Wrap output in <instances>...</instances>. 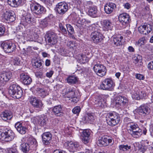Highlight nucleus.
<instances>
[{
	"instance_id": "55",
	"label": "nucleus",
	"mask_w": 153,
	"mask_h": 153,
	"mask_svg": "<svg viewBox=\"0 0 153 153\" xmlns=\"http://www.w3.org/2000/svg\"><path fill=\"white\" fill-rule=\"evenodd\" d=\"M131 4L128 2L124 3L123 4V6L124 8L127 10L131 8Z\"/></svg>"
},
{
	"instance_id": "62",
	"label": "nucleus",
	"mask_w": 153,
	"mask_h": 153,
	"mask_svg": "<svg viewBox=\"0 0 153 153\" xmlns=\"http://www.w3.org/2000/svg\"><path fill=\"white\" fill-rule=\"evenodd\" d=\"M27 1L28 2L29 4L30 5V7L32 4H34L36 3L34 0H27Z\"/></svg>"
},
{
	"instance_id": "37",
	"label": "nucleus",
	"mask_w": 153,
	"mask_h": 153,
	"mask_svg": "<svg viewBox=\"0 0 153 153\" xmlns=\"http://www.w3.org/2000/svg\"><path fill=\"white\" fill-rule=\"evenodd\" d=\"M20 149L24 153H28L30 150H31L27 143H22L20 145Z\"/></svg>"
},
{
	"instance_id": "13",
	"label": "nucleus",
	"mask_w": 153,
	"mask_h": 153,
	"mask_svg": "<svg viewBox=\"0 0 153 153\" xmlns=\"http://www.w3.org/2000/svg\"><path fill=\"white\" fill-rule=\"evenodd\" d=\"M79 132L80 134V137L84 143L85 144L88 143L90 134V130L88 129H79Z\"/></svg>"
},
{
	"instance_id": "59",
	"label": "nucleus",
	"mask_w": 153,
	"mask_h": 153,
	"mask_svg": "<svg viewBox=\"0 0 153 153\" xmlns=\"http://www.w3.org/2000/svg\"><path fill=\"white\" fill-rule=\"evenodd\" d=\"M35 75L38 78H42L43 77L42 73L40 72H37L35 74Z\"/></svg>"
},
{
	"instance_id": "52",
	"label": "nucleus",
	"mask_w": 153,
	"mask_h": 153,
	"mask_svg": "<svg viewBox=\"0 0 153 153\" xmlns=\"http://www.w3.org/2000/svg\"><path fill=\"white\" fill-rule=\"evenodd\" d=\"M133 146L134 150L136 151H138L140 146L139 143L138 142L134 143H133Z\"/></svg>"
},
{
	"instance_id": "48",
	"label": "nucleus",
	"mask_w": 153,
	"mask_h": 153,
	"mask_svg": "<svg viewBox=\"0 0 153 153\" xmlns=\"http://www.w3.org/2000/svg\"><path fill=\"white\" fill-rule=\"evenodd\" d=\"M59 27L60 30L63 34H66L67 33V31L66 28L62 24L60 23L59 24Z\"/></svg>"
},
{
	"instance_id": "46",
	"label": "nucleus",
	"mask_w": 153,
	"mask_h": 153,
	"mask_svg": "<svg viewBox=\"0 0 153 153\" xmlns=\"http://www.w3.org/2000/svg\"><path fill=\"white\" fill-rule=\"evenodd\" d=\"M66 27L67 31L69 34H73L74 33V30L73 27L70 24H67Z\"/></svg>"
},
{
	"instance_id": "10",
	"label": "nucleus",
	"mask_w": 153,
	"mask_h": 153,
	"mask_svg": "<svg viewBox=\"0 0 153 153\" xmlns=\"http://www.w3.org/2000/svg\"><path fill=\"white\" fill-rule=\"evenodd\" d=\"M93 69L97 74L100 76H104L106 73L105 67L100 64L95 65L93 67Z\"/></svg>"
},
{
	"instance_id": "36",
	"label": "nucleus",
	"mask_w": 153,
	"mask_h": 153,
	"mask_svg": "<svg viewBox=\"0 0 153 153\" xmlns=\"http://www.w3.org/2000/svg\"><path fill=\"white\" fill-rule=\"evenodd\" d=\"M88 61V58L85 55L81 53L77 57V62L80 64H84Z\"/></svg>"
},
{
	"instance_id": "9",
	"label": "nucleus",
	"mask_w": 153,
	"mask_h": 153,
	"mask_svg": "<svg viewBox=\"0 0 153 153\" xmlns=\"http://www.w3.org/2000/svg\"><path fill=\"white\" fill-rule=\"evenodd\" d=\"M68 4L65 2L59 3L56 6L55 10L61 15L64 14L68 10Z\"/></svg>"
},
{
	"instance_id": "17",
	"label": "nucleus",
	"mask_w": 153,
	"mask_h": 153,
	"mask_svg": "<svg viewBox=\"0 0 153 153\" xmlns=\"http://www.w3.org/2000/svg\"><path fill=\"white\" fill-rule=\"evenodd\" d=\"M115 103L117 107L123 106L128 102L127 99L124 96H119L115 98Z\"/></svg>"
},
{
	"instance_id": "54",
	"label": "nucleus",
	"mask_w": 153,
	"mask_h": 153,
	"mask_svg": "<svg viewBox=\"0 0 153 153\" xmlns=\"http://www.w3.org/2000/svg\"><path fill=\"white\" fill-rule=\"evenodd\" d=\"M93 4V3L91 1H87L86 4V5L87 7V8L88 9L90 7H92V6H94Z\"/></svg>"
},
{
	"instance_id": "60",
	"label": "nucleus",
	"mask_w": 153,
	"mask_h": 153,
	"mask_svg": "<svg viewBox=\"0 0 153 153\" xmlns=\"http://www.w3.org/2000/svg\"><path fill=\"white\" fill-rule=\"evenodd\" d=\"M132 97H134L135 99L137 100L139 99L140 98L138 92V93L136 92V93H134Z\"/></svg>"
},
{
	"instance_id": "26",
	"label": "nucleus",
	"mask_w": 153,
	"mask_h": 153,
	"mask_svg": "<svg viewBox=\"0 0 153 153\" xmlns=\"http://www.w3.org/2000/svg\"><path fill=\"white\" fill-rule=\"evenodd\" d=\"M64 145L71 152L74 153L76 151V144L71 141L65 142Z\"/></svg>"
},
{
	"instance_id": "32",
	"label": "nucleus",
	"mask_w": 153,
	"mask_h": 153,
	"mask_svg": "<svg viewBox=\"0 0 153 153\" xmlns=\"http://www.w3.org/2000/svg\"><path fill=\"white\" fill-rule=\"evenodd\" d=\"M1 117L3 120L6 121L10 120L12 117V115L11 111L6 110L2 113Z\"/></svg>"
},
{
	"instance_id": "61",
	"label": "nucleus",
	"mask_w": 153,
	"mask_h": 153,
	"mask_svg": "<svg viewBox=\"0 0 153 153\" xmlns=\"http://www.w3.org/2000/svg\"><path fill=\"white\" fill-rule=\"evenodd\" d=\"M53 153H67L65 151L60 150H56Z\"/></svg>"
},
{
	"instance_id": "56",
	"label": "nucleus",
	"mask_w": 153,
	"mask_h": 153,
	"mask_svg": "<svg viewBox=\"0 0 153 153\" xmlns=\"http://www.w3.org/2000/svg\"><path fill=\"white\" fill-rule=\"evenodd\" d=\"M139 95L140 98H142L143 97H145L146 96V94L144 91H140L138 93Z\"/></svg>"
},
{
	"instance_id": "30",
	"label": "nucleus",
	"mask_w": 153,
	"mask_h": 153,
	"mask_svg": "<svg viewBox=\"0 0 153 153\" xmlns=\"http://www.w3.org/2000/svg\"><path fill=\"white\" fill-rule=\"evenodd\" d=\"M9 5L13 7H17L22 5L23 3V0H7Z\"/></svg>"
},
{
	"instance_id": "47",
	"label": "nucleus",
	"mask_w": 153,
	"mask_h": 153,
	"mask_svg": "<svg viewBox=\"0 0 153 153\" xmlns=\"http://www.w3.org/2000/svg\"><path fill=\"white\" fill-rule=\"evenodd\" d=\"M5 30L4 26L0 24V37L3 36Z\"/></svg>"
},
{
	"instance_id": "5",
	"label": "nucleus",
	"mask_w": 153,
	"mask_h": 153,
	"mask_svg": "<svg viewBox=\"0 0 153 153\" xmlns=\"http://www.w3.org/2000/svg\"><path fill=\"white\" fill-rule=\"evenodd\" d=\"M115 85V84L111 78H107L103 80L100 86L101 89L106 91H111Z\"/></svg>"
},
{
	"instance_id": "15",
	"label": "nucleus",
	"mask_w": 153,
	"mask_h": 153,
	"mask_svg": "<svg viewBox=\"0 0 153 153\" xmlns=\"http://www.w3.org/2000/svg\"><path fill=\"white\" fill-rule=\"evenodd\" d=\"M112 140L107 136H104L102 137H100L97 141V143L99 146H107L112 142Z\"/></svg>"
},
{
	"instance_id": "18",
	"label": "nucleus",
	"mask_w": 153,
	"mask_h": 153,
	"mask_svg": "<svg viewBox=\"0 0 153 153\" xmlns=\"http://www.w3.org/2000/svg\"><path fill=\"white\" fill-rule=\"evenodd\" d=\"M152 26L149 24H146L138 27V31L141 34L146 35L150 32Z\"/></svg>"
},
{
	"instance_id": "11",
	"label": "nucleus",
	"mask_w": 153,
	"mask_h": 153,
	"mask_svg": "<svg viewBox=\"0 0 153 153\" xmlns=\"http://www.w3.org/2000/svg\"><path fill=\"white\" fill-rule=\"evenodd\" d=\"M11 72H5L0 74V85L4 86L12 77Z\"/></svg>"
},
{
	"instance_id": "38",
	"label": "nucleus",
	"mask_w": 153,
	"mask_h": 153,
	"mask_svg": "<svg viewBox=\"0 0 153 153\" xmlns=\"http://www.w3.org/2000/svg\"><path fill=\"white\" fill-rule=\"evenodd\" d=\"M33 65L35 68H41L42 67V61L41 60L36 59L33 61Z\"/></svg>"
},
{
	"instance_id": "1",
	"label": "nucleus",
	"mask_w": 153,
	"mask_h": 153,
	"mask_svg": "<svg viewBox=\"0 0 153 153\" xmlns=\"http://www.w3.org/2000/svg\"><path fill=\"white\" fill-rule=\"evenodd\" d=\"M124 120L127 123V126L129 128L128 133L134 138H137L140 137L142 134V130L138 125L134 123L131 122L130 118L126 117Z\"/></svg>"
},
{
	"instance_id": "12",
	"label": "nucleus",
	"mask_w": 153,
	"mask_h": 153,
	"mask_svg": "<svg viewBox=\"0 0 153 153\" xmlns=\"http://www.w3.org/2000/svg\"><path fill=\"white\" fill-rule=\"evenodd\" d=\"M118 19L120 22L125 26L127 25L131 21L129 14L126 13L120 14L118 16Z\"/></svg>"
},
{
	"instance_id": "24",
	"label": "nucleus",
	"mask_w": 153,
	"mask_h": 153,
	"mask_svg": "<svg viewBox=\"0 0 153 153\" xmlns=\"http://www.w3.org/2000/svg\"><path fill=\"white\" fill-rule=\"evenodd\" d=\"M20 78L21 81L25 85H29L31 84L32 82L31 78L24 73L21 74Z\"/></svg>"
},
{
	"instance_id": "43",
	"label": "nucleus",
	"mask_w": 153,
	"mask_h": 153,
	"mask_svg": "<svg viewBox=\"0 0 153 153\" xmlns=\"http://www.w3.org/2000/svg\"><path fill=\"white\" fill-rule=\"evenodd\" d=\"M12 63L15 65H20L21 61L19 57H16L13 59Z\"/></svg>"
},
{
	"instance_id": "14",
	"label": "nucleus",
	"mask_w": 153,
	"mask_h": 153,
	"mask_svg": "<svg viewBox=\"0 0 153 153\" xmlns=\"http://www.w3.org/2000/svg\"><path fill=\"white\" fill-rule=\"evenodd\" d=\"M30 104L34 108H39L40 110L42 109L43 104L42 102L35 97H31L29 100Z\"/></svg>"
},
{
	"instance_id": "41",
	"label": "nucleus",
	"mask_w": 153,
	"mask_h": 153,
	"mask_svg": "<svg viewBox=\"0 0 153 153\" xmlns=\"http://www.w3.org/2000/svg\"><path fill=\"white\" fill-rule=\"evenodd\" d=\"M5 153H19L16 147L7 148L5 150Z\"/></svg>"
},
{
	"instance_id": "2",
	"label": "nucleus",
	"mask_w": 153,
	"mask_h": 153,
	"mask_svg": "<svg viewBox=\"0 0 153 153\" xmlns=\"http://www.w3.org/2000/svg\"><path fill=\"white\" fill-rule=\"evenodd\" d=\"M106 118L108 124L111 126H114L118 124L120 119L119 114L115 111L107 113Z\"/></svg>"
},
{
	"instance_id": "28",
	"label": "nucleus",
	"mask_w": 153,
	"mask_h": 153,
	"mask_svg": "<svg viewBox=\"0 0 153 153\" xmlns=\"http://www.w3.org/2000/svg\"><path fill=\"white\" fill-rule=\"evenodd\" d=\"M33 20L31 15L30 13H27L22 18L21 22L23 25H26L30 23Z\"/></svg>"
},
{
	"instance_id": "31",
	"label": "nucleus",
	"mask_w": 153,
	"mask_h": 153,
	"mask_svg": "<svg viewBox=\"0 0 153 153\" xmlns=\"http://www.w3.org/2000/svg\"><path fill=\"white\" fill-rule=\"evenodd\" d=\"M27 143L31 150L34 149L37 145L36 140L31 137H28Z\"/></svg>"
},
{
	"instance_id": "49",
	"label": "nucleus",
	"mask_w": 153,
	"mask_h": 153,
	"mask_svg": "<svg viewBox=\"0 0 153 153\" xmlns=\"http://www.w3.org/2000/svg\"><path fill=\"white\" fill-rule=\"evenodd\" d=\"M41 26L43 27H46L48 25V19L47 18L41 21L40 23Z\"/></svg>"
},
{
	"instance_id": "58",
	"label": "nucleus",
	"mask_w": 153,
	"mask_h": 153,
	"mask_svg": "<svg viewBox=\"0 0 153 153\" xmlns=\"http://www.w3.org/2000/svg\"><path fill=\"white\" fill-rule=\"evenodd\" d=\"M53 74V71H50L49 72H47L46 73V75L47 77L50 78L52 76Z\"/></svg>"
},
{
	"instance_id": "40",
	"label": "nucleus",
	"mask_w": 153,
	"mask_h": 153,
	"mask_svg": "<svg viewBox=\"0 0 153 153\" xmlns=\"http://www.w3.org/2000/svg\"><path fill=\"white\" fill-rule=\"evenodd\" d=\"M67 82L71 84H74L76 83V77L74 75L69 76L66 79Z\"/></svg>"
},
{
	"instance_id": "39",
	"label": "nucleus",
	"mask_w": 153,
	"mask_h": 153,
	"mask_svg": "<svg viewBox=\"0 0 153 153\" xmlns=\"http://www.w3.org/2000/svg\"><path fill=\"white\" fill-rule=\"evenodd\" d=\"M123 38V37L121 36H120V37H114L113 40V43L116 46L122 45V42H121V40Z\"/></svg>"
},
{
	"instance_id": "35",
	"label": "nucleus",
	"mask_w": 153,
	"mask_h": 153,
	"mask_svg": "<svg viewBox=\"0 0 153 153\" xmlns=\"http://www.w3.org/2000/svg\"><path fill=\"white\" fill-rule=\"evenodd\" d=\"M36 91L38 92L39 96L44 98L49 94V92L44 88H37Z\"/></svg>"
},
{
	"instance_id": "8",
	"label": "nucleus",
	"mask_w": 153,
	"mask_h": 153,
	"mask_svg": "<svg viewBox=\"0 0 153 153\" xmlns=\"http://www.w3.org/2000/svg\"><path fill=\"white\" fill-rule=\"evenodd\" d=\"M45 39L50 45H54L57 42V36L53 32L48 31L45 35Z\"/></svg>"
},
{
	"instance_id": "64",
	"label": "nucleus",
	"mask_w": 153,
	"mask_h": 153,
	"mask_svg": "<svg viewBox=\"0 0 153 153\" xmlns=\"http://www.w3.org/2000/svg\"><path fill=\"white\" fill-rule=\"evenodd\" d=\"M82 105L80 106H77V116L78 115L79 113L81 111V108H82Z\"/></svg>"
},
{
	"instance_id": "45",
	"label": "nucleus",
	"mask_w": 153,
	"mask_h": 153,
	"mask_svg": "<svg viewBox=\"0 0 153 153\" xmlns=\"http://www.w3.org/2000/svg\"><path fill=\"white\" fill-rule=\"evenodd\" d=\"M131 148L130 146H128L127 145H122L119 146V148L120 150H122L123 151L128 150V149H130Z\"/></svg>"
},
{
	"instance_id": "3",
	"label": "nucleus",
	"mask_w": 153,
	"mask_h": 153,
	"mask_svg": "<svg viewBox=\"0 0 153 153\" xmlns=\"http://www.w3.org/2000/svg\"><path fill=\"white\" fill-rule=\"evenodd\" d=\"M9 93L13 97L17 99L21 98L23 94L21 88L17 84L14 82L10 85Z\"/></svg>"
},
{
	"instance_id": "50",
	"label": "nucleus",
	"mask_w": 153,
	"mask_h": 153,
	"mask_svg": "<svg viewBox=\"0 0 153 153\" xmlns=\"http://www.w3.org/2000/svg\"><path fill=\"white\" fill-rule=\"evenodd\" d=\"M77 71H78V74H84L85 73V68L83 67L81 68L80 67H79L78 65H77Z\"/></svg>"
},
{
	"instance_id": "25",
	"label": "nucleus",
	"mask_w": 153,
	"mask_h": 153,
	"mask_svg": "<svg viewBox=\"0 0 153 153\" xmlns=\"http://www.w3.org/2000/svg\"><path fill=\"white\" fill-rule=\"evenodd\" d=\"M103 29L105 31L111 30L113 27L112 22L108 20L103 21L102 23Z\"/></svg>"
},
{
	"instance_id": "27",
	"label": "nucleus",
	"mask_w": 153,
	"mask_h": 153,
	"mask_svg": "<svg viewBox=\"0 0 153 153\" xmlns=\"http://www.w3.org/2000/svg\"><path fill=\"white\" fill-rule=\"evenodd\" d=\"M54 114L57 117H62L63 115V111L61 105L54 106L52 110Z\"/></svg>"
},
{
	"instance_id": "21",
	"label": "nucleus",
	"mask_w": 153,
	"mask_h": 153,
	"mask_svg": "<svg viewBox=\"0 0 153 153\" xmlns=\"http://www.w3.org/2000/svg\"><path fill=\"white\" fill-rule=\"evenodd\" d=\"M116 8V5L112 2H109L106 4L104 6V11L107 14L111 13Z\"/></svg>"
},
{
	"instance_id": "19",
	"label": "nucleus",
	"mask_w": 153,
	"mask_h": 153,
	"mask_svg": "<svg viewBox=\"0 0 153 153\" xmlns=\"http://www.w3.org/2000/svg\"><path fill=\"white\" fill-rule=\"evenodd\" d=\"M4 18L7 21L12 22L15 20V15L13 11L7 10L3 14Z\"/></svg>"
},
{
	"instance_id": "57",
	"label": "nucleus",
	"mask_w": 153,
	"mask_h": 153,
	"mask_svg": "<svg viewBox=\"0 0 153 153\" xmlns=\"http://www.w3.org/2000/svg\"><path fill=\"white\" fill-rule=\"evenodd\" d=\"M148 68L151 70H153V61H151L148 65Z\"/></svg>"
},
{
	"instance_id": "53",
	"label": "nucleus",
	"mask_w": 153,
	"mask_h": 153,
	"mask_svg": "<svg viewBox=\"0 0 153 153\" xmlns=\"http://www.w3.org/2000/svg\"><path fill=\"white\" fill-rule=\"evenodd\" d=\"M135 77L136 78L139 80H143L145 78L143 75L140 74H136Z\"/></svg>"
},
{
	"instance_id": "23",
	"label": "nucleus",
	"mask_w": 153,
	"mask_h": 153,
	"mask_svg": "<svg viewBox=\"0 0 153 153\" xmlns=\"http://www.w3.org/2000/svg\"><path fill=\"white\" fill-rule=\"evenodd\" d=\"M15 127L17 131L22 134H25L27 131V127L23 126L22 123L20 122H18L16 123L15 125Z\"/></svg>"
},
{
	"instance_id": "22",
	"label": "nucleus",
	"mask_w": 153,
	"mask_h": 153,
	"mask_svg": "<svg viewBox=\"0 0 153 153\" xmlns=\"http://www.w3.org/2000/svg\"><path fill=\"white\" fill-rule=\"evenodd\" d=\"M43 142L45 145L49 144L52 139V135L49 132H45L41 135Z\"/></svg>"
},
{
	"instance_id": "34",
	"label": "nucleus",
	"mask_w": 153,
	"mask_h": 153,
	"mask_svg": "<svg viewBox=\"0 0 153 153\" xmlns=\"http://www.w3.org/2000/svg\"><path fill=\"white\" fill-rule=\"evenodd\" d=\"M48 120V119L46 116H42L38 118L37 120V123L40 126H43L46 125Z\"/></svg>"
},
{
	"instance_id": "44",
	"label": "nucleus",
	"mask_w": 153,
	"mask_h": 153,
	"mask_svg": "<svg viewBox=\"0 0 153 153\" xmlns=\"http://www.w3.org/2000/svg\"><path fill=\"white\" fill-rule=\"evenodd\" d=\"M87 119L88 123H91L94 120L95 117L92 113H88L87 114Z\"/></svg>"
},
{
	"instance_id": "4",
	"label": "nucleus",
	"mask_w": 153,
	"mask_h": 153,
	"mask_svg": "<svg viewBox=\"0 0 153 153\" xmlns=\"http://www.w3.org/2000/svg\"><path fill=\"white\" fill-rule=\"evenodd\" d=\"M0 136L5 141L9 142L14 139L15 134L10 129L4 128L0 130Z\"/></svg>"
},
{
	"instance_id": "63",
	"label": "nucleus",
	"mask_w": 153,
	"mask_h": 153,
	"mask_svg": "<svg viewBox=\"0 0 153 153\" xmlns=\"http://www.w3.org/2000/svg\"><path fill=\"white\" fill-rule=\"evenodd\" d=\"M45 4H51V1L50 0H41Z\"/></svg>"
},
{
	"instance_id": "16",
	"label": "nucleus",
	"mask_w": 153,
	"mask_h": 153,
	"mask_svg": "<svg viewBox=\"0 0 153 153\" xmlns=\"http://www.w3.org/2000/svg\"><path fill=\"white\" fill-rule=\"evenodd\" d=\"M91 37L93 42L95 43L101 42L103 39L102 35L97 31H95L92 32Z\"/></svg>"
},
{
	"instance_id": "20",
	"label": "nucleus",
	"mask_w": 153,
	"mask_h": 153,
	"mask_svg": "<svg viewBox=\"0 0 153 153\" xmlns=\"http://www.w3.org/2000/svg\"><path fill=\"white\" fill-rule=\"evenodd\" d=\"M150 108L148 107L145 105H141L137 109V112L140 115L145 117L149 114Z\"/></svg>"
},
{
	"instance_id": "29",
	"label": "nucleus",
	"mask_w": 153,
	"mask_h": 153,
	"mask_svg": "<svg viewBox=\"0 0 153 153\" xmlns=\"http://www.w3.org/2000/svg\"><path fill=\"white\" fill-rule=\"evenodd\" d=\"M98 11L97 7L96 6H93L88 9V14L93 17H95L98 16Z\"/></svg>"
},
{
	"instance_id": "42",
	"label": "nucleus",
	"mask_w": 153,
	"mask_h": 153,
	"mask_svg": "<svg viewBox=\"0 0 153 153\" xmlns=\"http://www.w3.org/2000/svg\"><path fill=\"white\" fill-rule=\"evenodd\" d=\"M77 26L79 28L80 30L82 31L83 29L85 28V25H84V22H81L80 20H79L77 21Z\"/></svg>"
},
{
	"instance_id": "7",
	"label": "nucleus",
	"mask_w": 153,
	"mask_h": 153,
	"mask_svg": "<svg viewBox=\"0 0 153 153\" xmlns=\"http://www.w3.org/2000/svg\"><path fill=\"white\" fill-rule=\"evenodd\" d=\"M30 8L32 13L34 15L39 16L44 14L46 11L45 8L37 2L34 4H32Z\"/></svg>"
},
{
	"instance_id": "33",
	"label": "nucleus",
	"mask_w": 153,
	"mask_h": 153,
	"mask_svg": "<svg viewBox=\"0 0 153 153\" xmlns=\"http://www.w3.org/2000/svg\"><path fill=\"white\" fill-rule=\"evenodd\" d=\"M93 101L95 104L97 105V106L103 107L104 106L103 100L99 96H96L93 98Z\"/></svg>"
},
{
	"instance_id": "6",
	"label": "nucleus",
	"mask_w": 153,
	"mask_h": 153,
	"mask_svg": "<svg viewBox=\"0 0 153 153\" xmlns=\"http://www.w3.org/2000/svg\"><path fill=\"white\" fill-rule=\"evenodd\" d=\"M1 48L6 53H12L15 52L16 49L15 43L10 41H4L1 44Z\"/></svg>"
},
{
	"instance_id": "51",
	"label": "nucleus",
	"mask_w": 153,
	"mask_h": 153,
	"mask_svg": "<svg viewBox=\"0 0 153 153\" xmlns=\"http://www.w3.org/2000/svg\"><path fill=\"white\" fill-rule=\"evenodd\" d=\"M147 149V147L142 144L141 145H140L139 149H138L137 152H142L143 153Z\"/></svg>"
}]
</instances>
